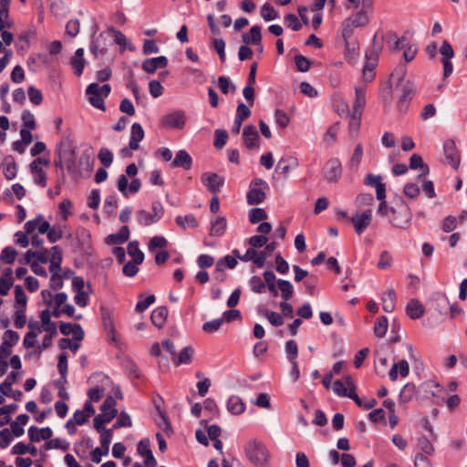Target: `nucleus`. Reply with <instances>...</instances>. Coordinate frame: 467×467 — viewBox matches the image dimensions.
<instances>
[{
    "mask_svg": "<svg viewBox=\"0 0 467 467\" xmlns=\"http://www.w3.org/2000/svg\"><path fill=\"white\" fill-rule=\"evenodd\" d=\"M377 213L388 218L395 227L405 228L411 220V212L405 202H400L397 208L389 206L387 202H379Z\"/></svg>",
    "mask_w": 467,
    "mask_h": 467,
    "instance_id": "nucleus-1",
    "label": "nucleus"
},
{
    "mask_svg": "<svg viewBox=\"0 0 467 467\" xmlns=\"http://www.w3.org/2000/svg\"><path fill=\"white\" fill-rule=\"evenodd\" d=\"M244 452L255 467L265 466L270 459V452L265 444L257 439L251 440L245 444Z\"/></svg>",
    "mask_w": 467,
    "mask_h": 467,
    "instance_id": "nucleus-2",
    "label": "nucleus"
},
{
    "mask_svg": "<svg viewBox=\"0 0 467 467\" xmlns=\"http://www.w3.org/2000/svg\"><path fill=\"white\" fill-rule=\"evenodd\" d=\"M395 74L399 76L398 86L401 87V96L398 101V107L400 110L406 109L415 94V86L410 80L404 79L406 75L405 66L397 67L391 76L393 77Z\"/></svg>",
    "mask_w": 467,
    "mask_h": 467,
    "instance_id": "nucleus-3",
    "label": "nucleus"
},
{
    "mask_svg": "<svg viewBox=\"0 0 467 467\" xmlns=\"http://www.w3.org/2000/svg\"><path fill=\"white\" fill-rule=\"evenodd\" d=\"M268 190L269 185L265 180L261 178L252 180L246 194L247 203L249 205H256L263 202L266 198V192Z\"/></svg>",
    "mask_w": 467,
    "mask_h": 467,
    "instance_id": "nucleus-4",
    "label": "nucleus"
},
{
    "mask_svg": "<svg viewBox=\"0 0 467 467\" xmlns=\"http://www.w3.org/2000/svg\"><path fill=\"white\" fill-rule=\"evenodd\" d=\"M113 437V431L111 429L104 431L100 436V447L94 449L91 453V461L95 463H99L101 461L103 455H108L109 451V444Z\"/></svg>",
    "mask_w": 467,
    "mask_h": 467,
    "instance_id": "nucleus-5",
    "label": "nucleus"
},
{
    "mask_svg": "<svg viewBox=\"0 0 467 467\" xmlns=\"http://www.w3.org/2000/svg\"><path fill=\"white\" fill-rule=\"evenodd\" d=\"M186 116L182 110H175L161 119V125L168 129L182 130L185 126Z\"/></svg>",
    "mask_w": 467,
    "mask_h": 467,
    "instance_id": "nucleus-6",
    "label": "nucleus"
},
{
    "mask_svg": "<svg viewBox=\"0 0 467 467\" xmlns=\"http://www.w3.org/2000/svg\"><path fill=\"white\" fill-rule=\"evenodd\" d=\"M342 175L341 161L337 158L328 160L324 167V177L329 182H337Z\"/></svg>",
    "mask_w": 467,
    "mask_h": 467,
    "instance_id": "nucleus-7",
    "label": "nucleus"
},
{
    "mask_svg": "<svg viewBox=\"0 0 467 467\" xmlns=\"http://www.w3.org/2000/svg\"><path fill=\"white\" fill-rule=\"evenodd\" d=\"M201 181L206 186L207 190L213 194L220 192L221 187L224 183L223 177L214 172L202 173Z\"/></svg>",
    "mask_w": 467,
    "mask_h": 467,
    "instance_id": "nucleus-8",
    "label": "nucleus"
},
{
    "mask_svg": "<svg viewBox=\"0 0 467 467\" xmlns=\"http://www.w3.org/2000/svg\"><path fill=\"white\" fill-rule=\"evenodd\" d=\"M357 234H361L370 224L372 220V211L368 209L361 213H356L350 219Z\"/></svg>",
    "mask_w": 467,
    "mask_h": 467,
    "instance_id": "nucleus-9",
    "label": "nucleus"
},
{
    "mask_svg": "<svg viewBox=\"0 0 467 467\" xmlns=\"http://www.w3.org/2000/svg\"><path fill=\"white\" fill-rule=\"evenodd\" d=\"M99 84L91 83L88 86L86 93L89 96L90 104L103 111H105L104 97L99 92Z\"/></svg>",
    "mask_w": 467,
    "mask_h": 467,
    "instance_id": "nucleus-10",
    "label": "nucleus"
},
{
    "mask_svg": "<svg viewBox=\"0 0 467 467\" xmlns=\"http://www.w3.org/2000/svg\"><path fill=\"white\" fill-rule=\"evenodd\" d=\"M444 154L449 164L457 169L460 165V154L456 149L455 142L451 140H447L444 142Z\"/></svg>",
    "mask_w": 467,
    "mask_h": 467,
    "instance_id": "nucleus-11",
    "label": "nucleus"
},
{
    "mask_svg": "<svg viewBox=\"0 0 467 467\" xmlns=\"http://www.w3.org/2000/svg\"><path fill=\"white\" fill-rule=\"evenodd\" d=\"M244 143L248 149L259 147V135L254 126L247 125L243 131Z\"/></svg>",
    "mask_w": 467,
    "mask_h": 467,
    "instance_id": "nucleus-12",
    "label": "nucleus"
},
{
    "mask_svg": "<svg viewBox=\"0 0 467 467\" xmlns=\"http://www.w3.org/2000/svg\"><path fill=\"white\" fill-rule=\"evenodd\" d=\"M243 262L252 261L257 267H263L266 260V252H257L254 248H248L243 256H239Z\"/></svg>",
    "mask_w": 467,
    "mask_h": 467,
    "instance_id": "nucleus-13",
    "label": "nucleus"
},
{
    "mask_svg": "<svg viewBox=\"0 0 467 467\" xmlns=\"http://www.w3.org/2000/svg\"><path fill=\"white\" fill-rule=\"evenodd\" d=\"M168 65V59L164 56L148 58L142 62V69L150 74H153L157 68H164Z\"/></svg>",
    "mask_w": 467,
    "mask_h": 467,
    "instance_id": "nucleus-14",
    "label": "nucleus"
},
{
    "mask_svg": "<svg viewBox=\"0 0 467 467\" xmlns=\"http://www.w3.org/2000/svg\"><path fill=\"white\" fill-rule=\"evenodd\" d=\"M53 435V431L49 427L38 429L36 426H31L28 429V437L31 442H38L40 440L47 441Z\"/></svg>",
    "mask_w": 467,
    "mask_h": 467,
    "instance_id": "nucleus-15",
    "label": "nucleus"
},
{
    "mask_svg": "<svg viewBox=\"0 0 467 467\" xmlns=\"http://www.w3.org/2000/svg\"><path fill=\"white\" fill-rule=\"evenodd\" d=\"M59 330L64 336L74 334L75 338L78 341H81L84 338V331L79 324L73 325L71 323L60 322Z\"/></svg>",
    "mask_w": 467,
    "mask_h": 467,
    "instance_id": "nucleus-16",
    "label": "nucleus"
},
{
    "mask_svg": "<svg viewBox=\"0 0 467 467\" xmlns=\"http://www.w3.org/2000/svg\"><path fill=\"white\" fill-rule=\"evenodd\" d=\"M39 160H34L30 163V171L34 175V182L43 188L47 184V173L39 167Z\"/></svg>",
    "mask_w": 467,
    "mask_h": 467,
    "instance_id": "nucleus-17",
    "label": "nucleus"
},
{
    "mask_svg": "<svg viewBox=\"0 0 467 467\" xmlns=\"http://www.w3.org/2000/svg\"><path fill=\"white\" fill-rule=\"evenodd\" d=\"M410 373V366L408 361L401 359L397 363H394L389 372V379L395 381L398 379L399 374L405 378Z\"/></svg>",
    "mask_w": 467,
    "mask_h": 467,
    "instance_id": "nucleus-18",
    "label": "nucleus"
},
{
    "mask_svg": "<svg viewBox=\"0 0 467 467\" xmlns=\"http://www.w3.org/2000/svg\"><path fill=\"white\" fill-rule=\"evenodd\" d=\"M192 160L190 154L184 150H180L176 155L174 160L171 162V167L173 168H183L184 170H190L192 168Z\"/></svg>",
    "mask_w": 467,
    "mask_h": 467,
    "instance_id": "nucleus-19",
    "label": "nucleus"
},
{
    "mask_svg": "<svg viewBox=\"0 0 467 467\" xmlns=\"http://www.w3.org/2000/svg\"><path fill=\"white\" fill-rule=\"evenodd\" d=\"M144 138V130L140 124L134 123L131 126L130 140L129 147L130 150H136L140 147V141Z\"/></svg>",
    "mask_w": 467,
    "mask_h": 467,
    "instance_id": "nucleus-20",
    "label": "nucleus"
},
{
    "mask_svg": "<svg viewBox=\"0 0 467 467\" xmlns=\"http://www.w3.org/2000/svg\"><path fill=\"white\" fill-rule=\"evenodd\" d=\"M130 237V229L128 226H122L119 233L109 234L106 237V244L109 245L121 244L128 241Z\"/></svg>",
    "mask_w": 467,
    "mask_h": 467,
    "instance_id": "nucleus-21",
    "label": "nucleus"
},
{
    "mask_svg": "<svg viewBox=\"0 0 467 467\" xmlns=\"http://www.w3.org/2000/svg\"><path fill=\"white\" fill-rule=\"evenodd\" d=\"M406 313L411 319H418L424 314V307L418 299H410L406 306Z\"/></svg>",
    "mask_w": 467,
    "mask_h": 467,
    "instance_id": "nucleus-22",
    "label": "nucleus"
},
{
    "mask_svg": "<svg viewBox=\"0 0 467 467\" xmlns=\"http://www.w3.org/2000/svg\"><path fill=\"white\" fill-rule=\"evenodd\" d=\"M242 39L245 45H259L262 40L261 27L257 25L253 26L249 33L243 34Z\"/></svg>",
    "mask_w": 467,
    "mask_h": 467,
    "instance_id": "nucleus-23",
    "label": "nucleus"
},
{
    "mask_svg": "<svg viewBox=\"0 0 467 467\" xmlns=\"http://www.w3.org/2000/svg\"><path fill=\"white\" fill-rule=\"evenodd\" d=\"M3 173L6 180H13L16 178L17 173V165L12 156H7L4 159L3 163Z\"/></svg>",
    "mask_w": 467,
    "mask_h": 467,
    "instance_id": "nucleus-24",
    "label": "nucleus"
},
{
    "mask_svg": "<svg viewBox=\"0 0 467 467\" xmlns=\"http://www.w3.org/2000/svg\"><path fill=\"white\" fill-rule=\"evenodd\" d=\"M86 65V60L84 58V49L78 48L75 52L74 57L71 58V66L75 70V74L78 77H80L83 73V69Z\"/></svg>",
    "mask_w": 467,
    "mask_h": 467,
    "instance_id": "nucleus-25",
    "label": "nucleus"
},
{
    "mask_svg": "<svg viewBox=\"0 0 467 467\" xmlns=\"http://www.w3.org/2000/svg\"><path fill=\"white\" fill-rule=\"evenodd\" d=\"M40 320L43 326V328L51 336H57V324L51 321V314L48 309H45L40 314Z\"/></svg>",
    "mask_w": 467,
    "mask_h": 467,
    "instance_id": "nucleus-26",
    "label": "nucleus"
},
{
    "mask_svg": "<svg viewBox=\"0 0 467 467\" xmlns=\"http://www.w3.org/2000/svg\"><path fill=\"white\" fill-rule=\"evenodd\" d=\"M366 105V88L365 87H356L355 88V100L353 103L352 111L358 113H362L363 109Z\"/></svg>",
    "mask_w": 467,
    "mask_h": 467,
    "instance_id": "nucleus-27",
    "label": "nucleus"
},
{
    "mask_svg": "<svg viewBox=\"0 0 467 467\" xmlns=\"http://www.w3.org/2000/svg\"><path fill=\"white\" fill-rule=\"evenodd\" d=\"M227 410L234 415H241L245 410V404L239 396L233 395L227 401Z\"/></svg>",
    "mask_w": 467,
    "mask_h": 467,
    "instance_id": "nucleus-28",
    "label": "nucleus"
},
{
    "mask_svg": "<svg viewBox=\"0 0 467 467\" xmlns=\"http://www.w3.org/2000/svg\"><path fill=\"white\" fill-rule=\"evenodd\" d=\"M168 312L169 311L166 306H160L153 310L150 316L152 324L155 327L161 328L166 323Z\"/></svg>",
    "mask_w": 467,
    "mask_h": 467,
    "instance_id": "nucleus-29",
    "label": "nucleus"
},
{
    "mask_svg": "<svg viewBox=\"0 0 467 467\" xmlns=\"http://www.w3.org/2000/svg\"><path fill=\"white\" fill-rule=\"evenodd\" d=\"M298 166V161L296 158L288 157L282 158L277 163V170H280V172L286 178L288 177L291 169L296 168Z\"/></svg>",
    "mask_w": 467,
    "mask_h": 467,
    "instance_id": "nucleus-30",
    "label": "nucleus"
},
{
    "mask_svg": "<svg viewBox=\"0 0 467 467\" xmlns=\"http://www.w3.org/2000/svg\"><path fill=\"white\" fill-rule=\"evenodd\" d=\"M410 169H421L422 172L418 176V179L420 180L425 177L430 170L429 166L423 162V160L420 155L414 153L410 158Z\"/></svg>",
    "mask_w": 467,
    "mask_h": 467,
    "instance_id": "nucleus-31",
    "label": "nucleus"
},
{
    "mask_svg": "<svg viewBox=\"0 0 467 467\" xmlns=\"http://www.w3.org/2000/svg\"><path fill=\"white\" fill-rule=\"evenodd\" d=\"M396 293L393 289H388L382 296V307L387 313H391L395 308Z\"/></svg>",
    "mask_w": 467,
    "mask_h": 467,
    "instance_id": "nucleus-32",
    "label": "nucleus"
},
{
    "mask_svg": "<svg viewBox=\"0 0 467 467\" xmlns=\"http://www.w3.org/2000/svg\"><path fill=\"white\" fill-rule=\"evenodd\" d=\"M277 289L280 290L281 297L285 301H288L293 297L294 295V287L292 284L284 279L277 280Z\"/></svg>",
    "mask_w": 467,
    "mask_h": 467,
    "instance_id": "nucleus-33",
    "label": "nucleus"
},
{
    "mask_svg": "<svg viewBox=\"0 0 467 467\" xmlns=\"http://www.w3.org/2000/svg\"><path fill=\"white\" fill-rule=\"evenodd\" d=\"M264 279L265 288L273 295V296H278L277 280L275 275L272 271H265L264 273Z\"/></svg>",
    "mask_w": 467,
    "mask_h": 467,
    "instance_id": "nucleus-34",
    "label": "nucleus"
},
{
    "mask_svg": "<svg viewBox=\"0 0 467 467\" xmlns=\"http://www.w3.org/2000/svg\"><path fill=\"white\" fill-rule=\"evenodd\" d=\"M116 400L112 396H108L100 406V415H114L117 416V410L115 409Z\"/></svg>",
    "mask_w": 467,
    "mask_h": 467,
    "instance_id": "nucleus-35",
    "label": "nucleus"
},
{
    "mask_svg": "<svg viewBox=\"0 0 467 467\" xmlns=\"http://www.w3.org/2000/svg\"><path fill=\"white\" fill-rule=\"evenodd\" d=\"M128 254L132 257L135 263H142L144 260V254L139 248V243L137 241H131L129 243L127 247Z\"/></svg>",
    "mask_w": 467,
    "mask_h": 467,
    "instance_id": "nucleus-36",
    "label": "nucleus"
},
{
    "mask_svg": "<svg viewBox=\"0 0 467 467\" xmlns=\"http://www.w3.org/2000/svg\"><path fill=\"white\" fill-rule=\"evenodd\" d=\"M101 312L104 327L107 330L108 335L110 337V340L115 341L116 330L113 325V321L111 320L109 314L106 308L101 307Z\"/></svg>",
    "mask_w": 467,
    "mask_h": 467,
    "instance_id": "nucleus-37",
    "label": "nucleus"
},
{
    "mask_svg": "<svg viewBox=\"0 0 467 467\" xmlns=\"http://www.w3.org/2000/svg\"><path fill=\"white\" fill-rule=\"evenodd\" d=\"M136 217L140 225L149 226L156 222H158L157 218L153 216V214L145 210H139L136 213Z\"/></svg>",
    "mask_w": 467,
    "mask_h": 467,
    "instance_id": "nucleus-38",
    "label": "nucleus"
},
{
    "mask_svg": "<svg viewBox=\"0 0 467 467\" xmlns=\"http://www.w3.org/2000/svg\"><path fill=\"white\" fill-rule=\"evenodd\" d=\"M192 355H193L192 348H191L189 346L185 347L182 349L180 354L178 356H176V358H174V359H175L174 362L177 366L181 365V364H190L192 359Z\"/></svg>",
    "mask_w": 467,
    "mask_h": 467,
    "instance_id": "nucleus-39",
    "label": "nucleus"
},
{
    "mask_svg": "<svg viewBox=\"0 0 467 467\" xmlns=\"http://www.w3.org/2000/svg\"><path fill=\"white\" fill-rule=\"evenodd\" d=\"M389 323L388 318L385 316H380L376 319L374 325V333L377 337H382L386 335L388 330Z\"/></svg>",
    "mask_w": 467,
    "mask_h": 467,
    "instance_id": "nucleus-40",
    "label": "nucleus"
},
{
    "mask_svg": "<svg viewBox=\"0 0 467 467\" xmlns=\"http://www.w3.org/2000/svg\"><path fill=\"white\" fill-rule=\"evenodd\" d=\"M237 260L232 255H226L216 263V272H223L225 268L233 269L236 266Z\"/></svg>",
    "mask_w": 467,
    "mask_h": 467,
    "instance_id": "nucleus-41",
    "label": "nucleus"
},
{
    "mask_svg": "<svg viewBox=\"0 0 467 467\" xmlns=\"http://www.w3.org/2000/svg\"><path fill=\"white\" fill-rule=\"evenodd\" d=\"M362 157H363V147L360 143H358L356 146L354 152L352 154V157L349 160V163H348L349 169L354 170V171L358 170V168L361 162Z\"/></svg>",
    "mask_w": 467,
    "mask_h": 467,
    "instance_id": "nucleus-42",
    "label": "nucleus"
},
{
    "mask_svg": "<svg viewBox=\"0 0 467 467\" xmlns=\"http://www.w3.org/2000/svg\"><path fill=\"white\" fill-rule=\"evenodd\" d=\"M175 221L176 223L183 229H186L187 227L196 228L198 226L197 220L193 214H187L185 216L179 215L176 217Z\"/></svg>",
    "mask_w": 467,
    "mask_h": 467,
    "instance_id": "nucleus-43",
    "label": "nucleus"
},
{
    "mask_svg": "<svg viewBox=\"0 0 467 467\" xmlns=\"http://www.w3.org/2000/svg\"><path fill=\"white\" fill-rule=\"evenodd\" d=\"M226 228V219L224 217H218L212 223L210 234L211 235L221 236L223 234Z\"/></svg>",
    "mask_w": 467,
    "mask_h": 467,
    "instance_id": "nucleus-44",
    "label": "nucleus"
},
{
    "mask_svg": "<svg viewBox=\"0 0 467 467\" xmlns=\"http://www.w3.org/2000/svg\"><path fill=\"white\" fill-rule=\"evenodd\" d=\"M118 208V201L115 196L109 195L104 202L103 210L109 216H114Z\"/></svg>",
    "mask_w": 467,
    "mask_h": 467,
    "instance_id": "nucleus-45",
    "label": "nucleus"
},
{
    "mask_svg": "<svg viewBox=\"0 0 467 467\" xmlns=\"http://www.w3.org/2000/svg\"><path fill=\"white\" fill-rule=\"evenodd\" d=\"M348 19H349L351 25H355L357 27L366 26L368 23V16L365 11H358Z\"/></svg>",
    "mask_w": 467,
    "mask_h": 467,
    "instance_id": "nucleus-46",
    "label": "nucleus"
},
{
    "mask_svg": "<svg viewBox=\"0 0 467 467\" xmlns=\"http://www.w3.org/2000/svg\"><path fill=\"white\" fill-rule=\"evenodd\" d=\"M114 419V415H100L98 414L94 418V427L101 434L104 431V424L111 421Z\"/></svg>",
    "mask_w": 467,
    "mask_h": 467,
    "instance_id": "nucleus-47",
    "label": "nucleus"
},
{
    "mask_svg": "<svg viewBox=\"0 0 467 467\" xmlns=\"http://www.w3.org/2000/svg\"><path fill=\"white\" fill-rule=\"evenodd\" d=\"M16 255L17 252L16 251L15 248H13L12 246H6L2 250L0 259L4 263L11 265L15 262Z\"/></svg>",
    "mask_w": 467,
    "mask_h": 467,
    "instance_id": "nucleus-48",
    "label": "nucleus"
},
{
    "mask_svg": "<svg viewBox=\"0 0 467 467\" xmlns=\"http://www.w3.org/2000/svg\"><path fill=\"white\" fill-rule=\"evenodd\" d=\"M261 16L265 21H272L279 16L278 13L269 3L263 5Z\"/></svg>",
    "mask_w": 467,
    "mask_h": 467,
    "instance_id": "nucleus-49",
    "label": "nucleus"
},
{
    "mask_svg": "<svg viewBox=\"0 0 467 467\" xmlns=\"http://www.w3.org/2000/svg\"><path fill=\"white\" fill-rule=\"evenodd\" d=\"M337 131H338V124L337 123H335V124L331 125L330 127H328V129L327 130L326 133L323 136L324 141L327 145H333L337 140Z\"/></svg>",
    "mask_w": 467,
    "mask_h": 467,
    "instance_id": "nucleus-50",
    "label": "nucleus"
},
{
    "mask_svg": "<svg viewBox=\"0 0 467 467\" xmlns=\"http://www.w3.org/2000/svg\"><path fill=\"white\" fill-rule=\"evenodd\" d=\"M249 221L252 223H257L260 221L265 220L267 218V213L262 208H253L249 211Z\"/></svg>",
    "mask_w": 467,
    "mask_h": 467,
    "instance_id": "nucleus-51",
    "label": "nucleus"
},
{
    "mask_svg": "<svg viewBox=\"0 0 467 467\" xmlns=\"http://www.w3.org/2000/svg\"><path fill=\"white\" fill-rule=\"evenodd\" d=\"M251 290L254 293L261 294L265 292V281L262 280L260 276L254 275L251 277L250 281Z\"/></svg>",
    "mask_w": 467,
    "mask_h": 467,
    "instance_id": "nucleus-52",
    "label": "nucleus"
},
{
    "mask_svg": "<svg viewBox=\"0 0 467 467\" xmlns=\"http://www.w3.org/2000/svg\"><path fill=\"white\" fill-rule=\"evenodd\" d=\"M218 87L223 94H228L229 90L234 93L235 92L236 87L233 84L230 79L224 76L218 78Z\"/></svg>",
    "mask_w": 467,
    "mask_h": 467,
    "instance_id": "nucleus-53",
    "label": "nucleus"
},
{
    "mask_svg": "<svg viewBox=\"0 0 467 467\" xmlns=\"http://www.w3.org/2000/svg\"><path fill=\"white\" fill-rule=\"evenodd\" d=\"M29 100L36 106H39L43 101V95L40 89L30 86L27 89Z\"/></svg>",
    "mask_w": 467,
    "mask_h": 467,
    "instance_id": "nucleus-54",
    "label": "nucleus"
},
{
    "mask_svg": "<svg viewBox=\"0 0 467 467\" xmlns=\"http://www.w3.org/2000/svg\"><path fill=\"white\" fill-rule=\"evenodd\" d=\"M357 26H355V25H351L349 19H345L344 22L342 23V36L344 37V40L346 42V47L347 49H348V38L351 37L352 34H353V30L354 28H356Z\"/></svg>",
    "mask_w": 467,
    "mask_h": 467,
    "instance_id": "nucleus-55",
    "label": "nucleus"
},
{
    "mask_svg": "<svg viewBox=\"0 0 467 467\" xmlns=\"http://www.w3.org/2000/svg\"><path fill=\"white\" fill-rule=\"evenodd\" d=\"M98 158L99 161L105 166L109 167L113 161V154L112 152L106 148H101L98 154Z\"/></svg>",
    "mask_w": 467,
    "mask_h": 467,
    "instance_id": "nucleus-56",
    "label": "nucleus"
},
{
    "mask_svg": "<svg viewBox=\"0 0 467 467\" xmlns=\"http://www.w3.org/2000/svg\"><path fill=\"white\" fill-rule=\"evenodd\" d=\"M155 301V296L150 295L145 298H142V296H140V300L136 304L135 309L137 312H143L146 310L151 304Z\"/></svg>",
    "mask_w": 467,
    "mask_h": 467,
    "instance_id": "nucleus-57",
    "label": "nucleus"
},
{
    "mask_svg": "<svg viewBox=\"0 0 467 467\" xmlns=\"http://www.w3.org/2000/svg\"><path fill=\"white\" fill-rule=\"evenodd\" d=\"M168 244V241L163 236L155 235L149 243V251L154 252L157 248H164Z\"/></svg>",
    "mask_w": 467,
    "mask_h": 467,
    "instance_id": "nucleus-58",
    "label": "nucleus"
},
{
    "mask_svg": "<svg viewBox=\"0 0 467 467\" xmlns=\"http://www.w3.org/2000/svg\"><path fill=\"white\" fill-rule=\"evenodd\" d=\"M19 340V335L14 330H6L3 337L4 345H6L10 348L15 346Z\"/></svg>",
    "mask_w": 467,
    "mask_h": 467,
    "instance_id": "nucleus-59",
    "label": "nucleus"
},
{
    "mask_svg": "<svg viewBox=\"0 0 467 467\" xmlns=\"http://www.w3.org/2000/svg\"><path fill=\"white\" fill-rule=\"evenodd\" d=\"M295 63L297 70L300 72L308 71L311 65L310 60L302 55H296L295 57Z\"/></svg>",
    "mask_w": 467,
    "mask_h": 467,
    "instance_id": "nucleus-60",
    "label": "nucleus"
},
{
    "mask_svg": "<svg viewBox=\"0 0 467 467\" xmlns=\"http://www.w3.org/2000/svg\"><path fill=\"white\" fill-rule=\"evenodd\" d=\"M22 121L25 129L35 130L36 125L34 115L29 110H25L22 113Z\"/></svg>",
    "mask_w": 467,
    "mask_h": 467,
    "instance_id": "nucleus-61",
    "label": "nucleus"
},
{
    "mask_svg": "<svg viewBox=\"0 0 467 467\" xmlns=\"http://www.w3.org/2000/svg\"><path fill=\"white\" fill-rule=\"evenodd\" d=\"M228 134L224 130H215V139L213 141V145L217 149H222L227 141Z\"/></svg>",
    "mask_w": 467,
    "mask_h": 467,
    "instance_id": "nucleus-62",
    "label": "nucleus"
},
{
    "mask_svg": "<svg viewBox=\"0 0 467 467\" xmlns=\"http://www.w3.org/2000/svg\"><path fill=\"white\" fill-rule=\"evenodd\" d=\"M285 351L289 361H296L298 354L297 344L294 340H289L285 343Z\"/></svg>",
    "mask_w": 467,
    "mask_h": 467,
    "instance_id": "nucleus-63",
    "label": "nucleus"
},
{
    "mask_svg": "<svg viewBox=\"0 0 467 467\" xmlns=\"http://www.w3.org/2000/svg\"><path fill=\"white\" fill-rule=\"evenodd\" d=\"M80 30V23L78 19H70L66 25V33L71 36H76Z\"/></svg>",
    "mask_w": 467,
    "mask_h": 467,
    "instance_id": "nucleus-64",
    "label": "nucleus"
}]
</instances>
